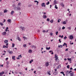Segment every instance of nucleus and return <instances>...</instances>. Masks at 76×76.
<instances>
[{"label":"nucleus","instance_id":"nucleus-46","mask_svg":"<svg viewBox=\"0 0 76 76\" xmlns=\"http://www.w3.org/2000/svg\"><path fill=\"white\" fill-rule=\"evenodd\" d=\"M65 29V27H64V26L63 27H62V29Z\"/></svg>","mask_w":76,"mask_h":76},{"label":"nucleus","instance_id":"nucleus-28","mask_svg":"<svg viewBox=\"0 0 76 76\" xmlns=\"http://www.w3.org/2000/svg\"><path fill=\"white\" fill-rule=\"evenodd\" d=\"M6 63L8 65L10 63V62L9 61H7L6 62Z\"/></svg>","mask_w":76,"mask_h":76},{"label":"nucleus","instance_id":"nucleus-26","mask_svg":"<svg viewBox=\"0 0 76 76\" xmlns=\"http://www.w3.org/2000/svg\"><path fill=\"white\" fill-rule=\"evenodd\" d=\"M54 22V21L53 20H51L50 21V22H51V23H53V22Z\"/></svg>","mask_w":76,"mask_h":76},{"label":"nucleus","instance_id":"nucleus-5","mask_svg":"<svg viewBox=\"0 0 76 76\" xmlns=\"http://www.w3.org/2000/svg\"><path fill=\"white\" fill-rule=\"evenodd\" d=\"M4 73V72L2 71V72L0 73V76H2L3 74Z\"/></svg>","mask_w":76,"mask_h":76},{"label":"nucleus","instance_id":"nucleus-47","mask_svg":"<svg viewBox=\"0 0 76 76\" xmlns=\"http://www.w3.org/2000/svg\"><path fill=\"white\" fill-rule=\"evenodd\" d=\"M18 6H19V5H20V3H18Z\"/></svg>","mask_w":76,"mask_h":76},{"label":"nucleus","instance_id":"nucleus-29","mask_svg":"<svg viewBox=\"0 0 76 76\" xmlns=\"http://www.w3.org/2000/svg\"><path fill=\"white\" fill-rule=\"evenodd\" d=\"M50 4V2L48 1L47 3H46V5H48Z\"/></svg>","mask_w":76,"mask_h":76},{"label":"nucleus","instance_id":"nucleus-24","mask_svg":"<svg viewBox=\"0 0 76 76\" xmlns=\"http://www.w3.org/2000/svg\"><path fill=\"white\" fill-rule=\"evenodd\" d=\"M15 56H12V59H13V60H15Z\"/></svg>","mask_w":76,"mask_h":76},{"label":"nucleus","instance_id":"nucleus-7","mask_svg":"<svg viewBox=\"0 0 76 76\" xmlns=\"http://www.w3.org/2000/svg\"><path fill=\"white\" fill-rule=\"evenodd\" d=\"M2 34L3 35H6V32H4L2 33Z\"/></svg>","mask_w":76,"mask_h":76},{"label":"nucleus","instance_id":"nucleus-18","mask_svg":"<svg viewBox=\"0 0 76 76\" xmlns=\"http://www.w3.org/2000/svg\"><path fill=\"white\" fill-rule=\"evenodd\" d=\"M58 48H63V46H62V45H58Z\"/></svg>","mask_w":76,"mask_h":76},{"label":"nucleus","instance_id":"nucleus-58","mask_svg":"<svg viewBox=\"0 0 76 76\" xmlns=\"http://www.w3.org/2000/svg\"><path fill=\"white\" fill-rule=\"evenodd\" d=\"M7 60H8V58H6V61H7Z\"/></svg>","mask_w":76,"mask_h":76},{"label":"nucleus","instance_id":"nucleus-10","mask_svg":"<svg viewBox=\"0 0 76 76\" xmlns=\"http://www.w3.org/2000/svg\"><path fill=\"white\" fill-rule=\"evenodd\" d=\"M17 38L18 39V40H19V41H21V39H20V38L19 36H18Z\"/></svg>","mask_w":76,"mask_h":76},{"label":"nucleus","instance_id":"nucleus-41","mask_svg":"<svg viewBox=\"0 0 76 76\" xmlns=\"http://www.w3.org/2000/svg\"><path fill=\"white\" fill-rule=\"evenodd\" d=\"M46 32V31H45V30H43V32L44 33H45V32Z\"/></svg>","mask_w":76,"mask_h":76},{"label":"nucleus","instance_id":"nucleus-15","mask_svg":"<svg viewBox=\"0 0 76 76\" xmlns=\"http://www.w3.org/2000/svg\"><path fill=\"white\" fill-rule=\"evenodd\" d=\"M28 52L29 53H32V50H31V49H29L28 50Z\"/></svg>","mask_w":76,"mask_h":76},{"label":"nucleus","instance_id":"nucleus-9","mask_svg":"<svg viewBox=\"0 0 76 76\" xmlns=\"http://www.w3.org/2000/svg\"><path fill=\"white\" fill-rule=\"evenodd\" d=\"M32 48H34V49H36V46L33 45L32 46Z\"/></svg>","mask_w":76,"mask_h":76},{"label":"nucleus","instance_id":"nucleus-56","mask_svg":"<svg viewBox=\"0 0 76 76\" xmlns=\"http://www.w3.org/2000/svg\"><path fill=\"white\" fill-rule=\"evenodd\" d=\"M13 3H15V2H16V1H12Z\"/></svg>","mask_w":76,"mask_h":76},{"label":"nucleus","instance_id":"nucleus-51","mask_svg":"<svg viewBox=\"0 0 76 76\" xmlns=\"http://www.w3.org/2000/svg\"><path fill=\"white\" fill-rule=\"evenodd\" d=\"M66 45V43H64V44L63 45V46H64Z\"/></svg>","mask_w":76,"mask_h":76},{"label":"nucleus","instance_id":"nucleus-1","mask_svg":"<svg viewBox=\"0 0 76 76\" xmlns=\"http://www.w3.org/2000/svg\"><path fill=\"white\" fill-rule=\"evenodd\" d=\"M55 58H56V61H57V60L58 59V55H57L55 54Z\"/></svg>","mask_w":76,"mask_h":76},{"label":"nucleus","instance_id":"nucleus-43","mask_svg":"<svg viewBox=\"0 0 76 76\" xmlns=\"http://www.w3.org/2000/svg\"><path fill=\"white\" fill-rule=\"evenodd\" d=\"M50 36H52V35H53V33H51L50 34Z\"/></svg>","mask_w":76,"mask_h":76},{"label":"nucleus","instance_id":"nucleus-19","mask_svg":"<svg viewBox=\"0 0 76 76\" xmlns=\"http://www.w3.org/2000/svg\"><path fill=\"white\" fill-rule=\"evenodd\" d=\"M67 23H66V21H64L63 22V24H64V25H66Z\"/></svg>","mask_w":76,"mask_h":76},{"label":"nucleus","instance_id":"nucleus-13","mask_svg":"<svg viewBox=\"0 0 76 76\" xmlns=\"http://www.w3.org/2000/svg\"><path fill=\"white\" fill-rule=\"evenodd\" d=\"M8 52L10 54H12V53H13V52H12V51H8Z\"/></svg>","mask_w":76,"mask_h":76},{"label":"nucleus","instance_id":"nucleus-35","mask_svg":"<svg viewBox=\"0 0 76 76\" xmlns=\"http://www.w3.org/2000/svg\"><path fill=\"white\" fill-rule=\"evenodd\" d=\"M22 55H20L19 56H18V57H20V58H22Z\"/></svg>","mask_w":76,"mask_h":76},{"label":"nucleus","instance_id":"nucleus-45","mask_svg":"<svg viewBox=\"0 0 76 76\" xmlns=\"http://www.w3.org/2000/svg\"><path fill=\"white\" fill-rule=\"evenodd\" d=\"M55 72H58L57 71V69H54Z\"/></svg>","mask_w":76,"mask_h":76},{"label":"nucleus","instance_id":"nucleus-34","mask_svg":"<svg viewBox=\"0 0 76 76\" xmlns=\"http://www.w3.org/2000/svg\"><path fill=\"white\" fill-rule=\"evenodd\" d=\"M23 47L25 48V47H26V44H24L23 45Z\"/></svg>","mask_w":76,"mask_h":76},{"label":"nucleus","instance_id":"nucleus-27","mask_svg":"<svg viewBox=\"0 0 76 76\" xmlns=\"http://www.w3.org/2000/svg\"><path fill=\"white\" fill-rule=\"evenodd\" d=\"M61 5L62 6V7H64V4H63V3H61Z\"/></svg>","mask_w":76,"mask_h":76},{"label":"nucleus","instance_id":"nucleus-21","mask_svg":"<svg viewBox=\"0 0 76 76\" xmlns=\"http://www.w3.org/2000/svg\"><path fill=\"white\" fill-rule=\"evenodd\" d=\"M8 11L6 10H5L4 11V13H6Z\"/></svg>","mask_w":76,"mask_h":76},{"label":"nucleus","instance_id":"nucleus-55","mask_svg":"<svg viewBox=\"0 0 76 76\" xmlns=\"http://www.w3.org/2000/svg\"><path fill=\"white\" fill-rule=\"evenodd\" d=\"M23 38H24V39H25V38H26V37L24 36L23 37Z\"/></svg>","mask_w":76,"mask_h":76},{"label":"nucleus","instance_id":"nucleus-17","mask_svg":"<svg viewBox=\"0 0 76 76\" xmlns=\"http://www.w3.org/2000/svg\"><path fill=\"white\" fill-rule=\"evenodd\" d=\"M4 42H5V43H7L8 42V40H5L4 41Z\"/></svg>","mask_w":76,"mask_h":76},{"label":"nucleus","instance_id":"nucleus-54","mask_svg":"<svg viewBox=\"0 0 76 76\" xmlns=\"http://www.w3.org/2000/svg\"><path fill=\"white\" fill-rule=\"evenodd\" d=\"M19 74H20V75H22V72H19Z\"/></svg>","mask_w":76,"mask_h":76},{"label":"nucleus","instance_id":"nucleus-14","mask_svg":"<svg viewBox=\"0 0 76 76\" xmlns=\"http://www.w3.org/2000/svg\"><path fill=\"white\" fill-rule=\"evenodd\" d=\"M48 65H49V63L48 62H46L45 64V66H48Z\"/></svg>","mask_w":76,"mask_h":76},{"label":"nucleus","instance_id":"nucleus-44","mask_svg":"<svg viewBox=\"0 0 76 76\" xmlns=\"http://www.w3.org/2000/svg\"><path fill=\"white\" fill-rule=\"evenodd\" d=\"M61 39H59V41L60 43H61Z\"/></svg>","mask_w":76,"mask_h":76},{"label":"nucleus","instance_id":"nucleus-31","mask_svg":"<svg viewBox=\"0 0 76 76\" xmlns=\"http://www.w3.org/2000/svg\"><path fill=\"white\" fill-rule=\"evenodd\" d=\"M15 47V44L13 43H12V47Z\"/></svg>","mask_w":76,"mask_h":76},{"label":"nucleus","instance_id":"nucleus-39","mask_svg":"<svg viewBox=\"0 0 76 76\" xmlns=\"http://www.w3.org/2000/svg\"><path fill=\"white\" fill-rule=\"evenodd\" d=\"M56 35H57L58 34V31H57L56 33Z\"/></svg>","mask_w":76,"mask_h":76},{"label":"nucleus","instance_id":"nucleus-25","mask_svg":"<svg viewBox=\"0 0 76 76\" xmlns=\"http://www.w3.org/2000/svg\"><path fill=\"white\" fill-rule=\"evenodd\" d=\"M55 8H56V9H58V7H57L56 5H55Z\"/></svg>","mask_w":76,"mask_h":76},{"label":"nucleus","instance_id":"nucleus-6","mask_svg":"<svg viewBox=\"0 0 76 76\" xmlns=\"http://www.w3.org/2000/svg\"><path fill=\"white\" fill-rule=\"evenodd\" d=\"M43 19H46V18H47V16L45 15H43Z\"/></svg>","mask_w":76,"mask_h":76},{"label":"nucleus","instance_id":"nucleus-48","mask_svg":"<svg viewBox=\"0 0 76 76\" xmlns=\"http://www.w3.org/2000/svg\"><path fill=\"white\" fill-rule=\"evenodd\" d=\"M60 73H61L62 74H64V72H61Z\"/></svg>","mask_w":76,"mask_h":76},{"label":"nucleus","instance_id":"nucleus-2","mask_svg":"<svg viewBox=\"0 0 76 76\" xmlns=\"http://www.w3.org/2000/svg\"><path fill=\"white\" fill-rule=\"evenodd\" d=\"M12 7H14V10H16V8H17V7H16V4H12Z\"/></svg>","mask_w":76,"mask_h":76},{"label":"nucleus","instance_id":"nucleus-23","mask_svg":"<svg viewBox=\"0 0 76 76\" xmlns=\"http://www.w3.org/2000/svg\"><path fill=\"white\" fill-rule=\"evenodd\" d=\"M66 73H67V74H69V70H67L66 72Z\"/></svg>","mask_w":76,"mask_h":76},{"label":"nucleus","instance_id":"nucleus-22","mask_svg":"<svg viewBox=\"0 0 76 76\" xmlns=\"http://www.w3.org/2000/svg\"><path fill=\"white\" fill-rule=\"evenodd\" d=\"M14 13V11H12L11 12V14L12 15H13V13Z\"/></svg>","mask_w":76,"mask_h":76},{"label":"nucleus","instance_id":"nucleus-38","mask_svg":"<svg viewBox=\"0 0 76 76\" xmlns=\"http://www.w3.org/2000/svg\"><path fill=\"white\" fill-rule=\"evenodd\" d=\"M67 38V37H66V36H65L64 38V39H66Z\"/></svg>","mask_w":76,"mask_h":76},{"label":"nucleus","instance_id":"nucleus-3","mask_svg":"<svg viewBox=\"0 0 76 76\" xmlns=\"http://www.w3.org/2000/svg\"><path fill=\"white\" fill-rule=\"evenodd\" d=\"M41 6L42 7H43V6L44 7H45V3H42Z\"/></svg>","mask_w":76,"mask_h":76},{"label":"nucleus","instance_id":"nucleus-20","mask_svg":"<svg viewBox=\"0 0 76 76\" xmlns=\"http://www.w3.org/2000/svg\"><path fill=\"white\" fill-rule=\"evenodd\" d=\"M50 49V47H49V48H48L47 47L46 48V49L47 50H49Z\"/></svg>","mask_w":76,"mask_h":76},{"label":"nucleus","instance_id":"nucleus-62","mask_svg":"<svg viewBox=\"0 0 76 76\" xmlns=\"http://www.w3.org/2000/svg\"><path fill=\"white\" fill-rule=\"evenodd\" d=\"M70 44L71 45L73 44V42H72V43H70Z\"/></svg>","mask_w":76,"mask_h":76},{"label":"nucleus","instance_id":"nucleus-60","mask_svg":"<svg viewBox=\"0 0 76 76\" xmlns=\"http://www.w3.org/2000/svg\"><path fill=\"white\" fill-rule=\"evenodd\" d=\"M48 75H51V74H50L49 72H48Z\"/></svg>","mask_w":76,"mask_h":76},{"label":"nucleus","instance_id":"nucleus-42","mask_svg":"<svg viewBox=\"0 0 76 76\" xmlns=\"http://www.w3.org/2000/svg\"><path fill=\"white\" fill-rule=\"evenodd\" d=\"M7 21H8L9 22H10V19H8V20H7Z\"/></svg>","mask_w":76,"mask_h":76},{"label":"nucleus","instance_id":"nucleus-50","mask_svg":"<svg viewBox=\"0 0 76 76\" xmlns=\"http://www.w3.org/2000/svg\"><path fill=\"white\" fill-rule=\"evenodd\" d=\"M37 32H40V30L38 29V30H37Z\"/></svg>","mask_w":76,"mask_h":76},{"label":"nucleus","instance_id":"nucleus-59","mask_svg":"<svg viewBox=\"0 0 76 76\" xmlns=\"http://www.w3.org/2000/svg\"><path fill=\"white\" fill-rule=\"evenodd\" d=\"M5 45H4L3 46V48H5Z\"/></svg>","mask_w":76,"mask_h":76},{"label":"nucleus","instance_id":"nucleus-57","mask_svg":"<svg viewBox=\"0 0 76 76\" xmlns=\"http://www.w3.org/2000/svg\"><path fill=\"white\" fill-rule=\"evenodd\" d=\"M72 72V70H70L69 71V73H71V72Z\"/></svg>","mask_w":76,"mask_h":76},{"label":"nucleus","instance_id":"nucleus-11","mask_svg":"<svg viewBox=\"0 0 76 76\" xmlns=\"http://www.w3.org/2000/svg\"><path fill=\"white\" fill-rule=\"evenodd\" d=\"M70 38L71 39H73V36H70Z\"/></svg>","mask_w":76,"mask_h":76},{"label":"nucleus","instance_id":"nucleus-63","mask_svg":"<svg viewBox=\"0 0 76 76\" xmlns=\"http://www.w3.org/2000/svg\"><path fill=\"white\" fill-rule=\"evenodd\" d=\"M70 70H73V68L72 67L70 68Z\"/></svg>","mask_w":76,"mask_h":76},{"label":"nucleus","instance_id":"nucleus-12","mask_svg":"<svg viewBox=\"0 0 76 76\" xmlns=\"http://www.w3.org/2000/svg\"><path fill=\"white\" fill-rule=\"evenodd\" d=\"M74 72H72L71 73H70V76H73L74 74Z\"/></svg>","mask_w":76,"mask_h":76},{"label":"nucleus","instance_id":"nucleus-4","mask_svg":"<svg viewBox=\"0 0 76 76\" xmlns=\"http://www.w3.org/2000/svg\"><path fill=\"white\" fill-rule=\"evenodd\" d=\"M53 74L55 75H58V72H54Z\"/></svg>","mask_w":76,"mask_h":76},{"label":"nucleus","instance_id":"nucleus-52","mask_svg":"<svg viewBox=\"0 0 76 76\" xmlns=\"http://www.w3.org/2000/svg\"><path fill=\"white\" fill-rule=\"evenodd\" d=\"M0 66L1 67H3V65H0Z\"/></svg>","mask_w":76,"mask_h":76},{"label":"nucleus","instance_id":"nucleus-64","mask_svg":"<svg viewBox=\"0 0 76 76\" xmlns=\"http://www.w3.org/2000/svg\"><path fill=\"white\" fill-rule=\"evenodd\" d=\"M17 59H18V60H19V59H20V58H19V57H18V58H17Z\"/></svg>","mask_w":76,"mask_h":76},{"label":"nucleus","instance_id":"nucleus-40","mask_svg":"<svg viewBox=\"0 0 76 76\" xmlns=\"http://www.w3.org/2000/svg\"><path fill=\"white\" fill-rule=\"evenodd\" d=\"M67 68H68V69H69V65H68L67 66Z\"/></svg>","mask_w":76,"mask_h":76},{"label":"nucleus","instance_id":"nucleus-53","mask_svg":"<svg viewBox=\"0 0 76 76\" xmlns=\"http://www.w3.org/2000/svg\"><path fill=\"white\" fill-rule=\"evenodd\" d=\"M68 51V49H66L65 50V51Z\"/></svg>","mask_w":76,"mask_h":76},{"label":"nucleus","instance_id":"nucleus-32","mask_svg":"<svg viewBox=\"0 0 76 76\" xmlns=\"http://www.w3.org/2000/svg\"><path fill=\"white\" fill-rule=\"evenodd\" d=\"M67 29H69V30H70V29H71V27H67Z\"/></svg>","mask_w":76,"mask_h":76},{"label":"nucleus","instance_id":"nucleus-33","mask_svg":"<svg viewBox=\"0 0 76 76\" xmlns=\"http://www.w3.org/2000/svg\"><path fill=\"white\" fill-rule=\"evenodd\" d=\"M35 3H39V2L38 1H34Z\"/></svg>","mask_w":76,"mask_h":76},{"label":"nucleus","instance_id":"nucleus-49","mask_svg":"<svg viewBox=\"0 0 76 76\" xmlns=\"http://www.w3.org/2000/svg\"><path fill=\"white\" fill-rule=\"evenodd\" d=\"M1 26H3V24L2 23H1Z\"/></svg>","mask_w":76,"mask_h":76},{"label":"nucleus","instance_id":"nucleus-36","mask_svg":"<svg viewBox=\"0 0 76 76\" xmlns=\"http://www.w3.org/2000/svg\"><path fill=\"white\" fill-rule=\"evenodd\" d=\"M57 3V1L56 0L54 1V4H56Z\"/></svg>","mask_w":76,"mask_h":76},{"label":"nucleus","instance_id":"nucleus-61","mask_svg":"<svg viewBox=\"0 0 76 76\" xmlns=\"http://www.w3.org/2000/svg\"><path fill=\"white\" fill-rule=\"evenodd\" d=\"M61 30V28H59V29H58V31H60Z\"/></svg>","mask_w":76,"mask_h":76},{"label":"nucleus","instance_id":"nucleus-8","mask_svg":"<svg viewBox=\"0 0 76 76\" xmlns=\"http://www.w3.org/2000/svg\"><path fill=\"white\" fill-rule=\"evenodd\" d=\"M20 9H21L19 7H17V9H16V10H20Z\"/></svg>","mask_w":76,"mask_h":76},{"label":"nucleus","instance_id":"nucleus-37","mask_svg":"<svg viewBox=\"0 0 76 76\" xmlns=\"http://www.w3.org/2000/svg\"><path fill=\"white\" fill-rule=\"evenodd\" d=\"M47 21L48 22H49V21H50V19H49V18L47 19Z\"/></svg>","mask_w":76,"mask_h":76},{"label":"nucleus","instance_id":"nucleus-16","mask_svg":"<svg viewBox=\"0 0 76 76\" xmlns=\"http://www.w3.org/2000/svg\"><path fill=\"white\" fill-rule=\"evenodd\" d=\"M20 28H21V29H22V31H23L25 29V28L24 27H20Z\"/></svg>","mask_w":76,"mask_h":76},{"label":"nucleus","instance_id":"nucleus-30","mask_svg":"<svg viewBox=\"0 0 76 76\" xmlns=\"http://www.w3.org/2000/svg\"><path fill=\"white\" fill-rule=\"evenodd\" d=\"M68 60L69 61H71V58H68Z\"/></svg>","mask_w":76,"mask_h":76}]
</instances>
